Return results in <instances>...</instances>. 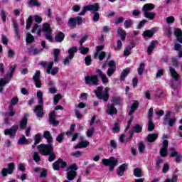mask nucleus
<instances>
[{"mask_svg":"<svg viewBox=\"0 0 182 182\" xmlns=\"http://www.w3.org/2000/svg\"><path fill=\"white\" fill-rule=\"evenodd\" d=\"M37 149L41 156H49L48 161L52 162L56 159V154L53 151V145H45L43 144L37 146Z\"/></svg>","mask_w":182,"mask_h":182,"instance_id":"obj_1","label":"nucleus"},{"mask_svg":"<svg viewBox=\"0 0 182 182\" xmlns=\"http://www.w3.org/2000/svg\"><path fill=\"white\" fill-rule=\"evenodd\" d=\"M37 98L38 105L36 106L33 112L36 113L37 117H43V92L38 91L37 92Z\"/></svg>","mask_w":182,"mask_h":182,"instance_id":"obj_2","label":"nucleus"},{"mask_svg":"<svg viewBox=\"0 0 182 182\" xmlns=\"http://www.w3.org/2000/svg\"><path fill=\"white\" fill-rule=\"evenodd\" d=\"M109 90H110V87H106L104 89V93H102L103 87H97V90L95 91V93L97 99L102 100L104 102H107L109 100Z\"/></svg>","mask_w":182,"mask_h":182,"instance_id":"obj_3","label":"nucleus"},{"mask_svg":"<svg viewBox=\"0 0 182 182\" xmlns=\"http://www.w3.org/2000/svg\"><path fill=\"white\" fill-rule=\"evenodd\" d=\"M79 170V167L76 164H73L70 166L67 167L66 171L67 173V179L68 181H73V180H75L76 178V176L77 173H76V171Z\"/></svg>","mask_w":182,"mask_h":182,"instance_id":"obj_4","label":"nucleus"},{"mask_svg":"<svg viewBox=\"0 0 182 182\" xmlns=\"http://www.w3.org/2000/svg\"><path fill=\"white\" fill-rule=\"evenodd\" d=\"M41 65L43 66V68H46L47 66L46 73L48 75H52L53 76H55V75H57V73H59V68L58 67L53 68V61H51L48 64L46 61H41ZM52 68H53L52 69Z\"/></svg>","mask_w":182,"mask_h":182,"instance_id":"obj_5","label":"nucleus"},{"mask_svg":"<svg viewBox=\"0 0 182 182\" xmlns=\"http://www.w3.org/2000/svg\"><path fill=\"white\" fill-rule=\"evenodd\" d=\"M117 163H119V159H116L113 156H111L108 159H102V164H104V166H109L110 171L114 170V167L117 166Z\"/></svg>","mask_w":182,"mask_h":182,"instance_id":"obj_6","label":"nucleus"},{"mask_svg":"<svg viewBox=\"0 0 182 182\" xmlns=\"http://www.w3.org/2000/svg\"><path fill=\"white\" fill-rule=\"evenodd\" d=\"M85 82L88 86H97L99 85V77L97 75L86 76Z\"/></svg>","mask_w":182,"mask_h":182,"instance_id":"obj_7","label":"nucleus"},{"mask_svg":"<svg viewBox=\"0 0 182 182\" xmlns=\"http://www.w3.org/2000/svg\"><path fill=\"white\" fill-rule=\"evenodd\" d=\"M14 170H15V164L9 163L8 164V168H4L1 171V174L3 177H6L8 174H12L14 173Z\"/></svg>","mask_w":182,"mask_h":182,"instance_id":"obj_8","label":"nucleus"},{"mask_svg":"<svg viewBox=\"0 0 182 182\" xmlns=\"http://www.w3.org/2000/svg\"><path fill=\"white\" fill-rule=\"evenodd\" d=\"M168 149V141L165 139L162 142V147L159 150V153L161 157H166L168 152L167 150Z\"/></svg>","mask_w":182,"mask_h":182,"instance_id":"obj_9","label":"nucleus"},{"mask_svg":"<svg viewBox=\"0 0 182 182\" xmlns=\"http://www.w3.org/2000/svg\"><path fill=\"white\" fill-rule=\"evenodd\" d=\"M18 102H19L18 97H14L11 100V105L9 107V112L7 114L8 116H15L16 112L14 111V106H15V105H18Z\"/></svg>","mask_w":182,"mask_h":182,"instance_id":"obj_10","label":"nucleus"},{"mask_svg":"<svg viewBox=\"0 0 182 182\" xmlns=\"http://www.w3.org/2000/svg\"><path fill=\"white\" fill-rule=\"evenodd\" d=\"M16 132H18V127L14 126L4 130V134L5 136H10L11 139H14L16 136Z\"/></svg>","mask_w":182,"mask_h":182,"instance_id":"obj_11","label":"nucleus"},{"mask_svg":"<svg viewBox=\"0 0 182 182\" xmlns=\"http://www.w3.org/2000/svg\"><path fill=\"white\" fill-rule=\"evenodd\" d=\"M33 79L34 80L36 87H38V89L42 87V82H41V71L36 70L35 75L33 77Z\"/></svg>","mask_w":182,"mask_h":182,"instance_id":"obj_12","label":"nucleus"},{"mask_svg":"<svg viewBox=\"0 0 182 182\" xmlns=\"http://www.w3.org/2000/svg\"><path fill=\"white\" fill-rule=\"evenodd\" d=\"M106 113L109 114V116H113V114H117V109L114 107L113 104H109L107 107Z\"/></svg>","mask_w":182,"mask_h":182,"instance_id":"obj_13","label":"nucleus"},{"mask_svg":"<svg viewBox=\"0 0 182 182\" xmlns=\"http://www.w3.org/2000/svg\"><path fill=\"white\" fill-rule=\"evenodd\" d=\"M43 137L47 140L48 144H44V146H53L52 143H53V138L52 137V134L48 131L44 132Z\"/></svg>","mask_w":182,"mask_h":182,"instance_id":"obj_14","label":"nucleus"},{"mask_svg":"<svg viewBox=\"0 0 182 182\" xmlns=\"http://www.w3.org/2000/svg\"><path fill=\"white\" fill-rule=\"evenodd\" d=\"M80 139L81 140V142H80L78 144H77L75 146H74V149H85L90 144V143L88 141H83V136H80Z\"/></svg>","mask_w":182,"mask_h":182,"instance_id":"obj_15","label":"nucleus"},{"mask_svg":"<svg viewBox=\"0 0 182 182\" xmlns=\"http://www.w3.org/2000/svg\"><path fill=\"white\" fill-rule=\"evenodd\" d=\"M96 73L99 75L100 79L102 81V83L104 84L109 83V78H107V76L106 75V74L103 73V71H102L101 70H97Z\"/></svg>","mask_w":182,"mask_h":182,"instance_id":"obj_16","label":"nucleus"},{"mask_svg":"<svg viewBox=\"0 0 182 182\" xmlns=\"http://www.w3.org/2000/svg\"><path fill=\"white\" fill-rule=\"evenodd\" d=\"M85 6V9H87V11H92L93 14H95V12H97V11H99L100 9L99 4L97 3L91 5H87Z\"/></svg>","mask_w":182,"mask_h":182,"instance_id":"obj_17","label":"nucleus"},{"mask_svg":"<svg viewBox=\"0 0 182 182\" xmlns=\"http://www.w3.org/2000/svg\"><path fill=\"white\" fill-rule=\"evenodd\" d=\"M49 119H50V123L53 124V126H58V124H59V121L55 120L56 114L55 113V112H52L50 114Z\"/></svg>","mask_w":182,"mask_h":182,"instance_id":"obj_18","label":"nucleus"},{"mask_svg":"<svg viewBox=\"0 0 182 182\" xmlns=\"http://www.w3.org/2000/svg\"><path fill=\"white\" fill-rule=\"evenodd\" d=\"M129 73H130V68H127L121 73V75L119 77L120 82H124V80H126V77H127V75H129Z\"/></svg>","mask_w":182,"mask_h":182,"instance_id":"obj_19","label":"nucleus"},{"mask_svg":"<svg viewBox=\"0 0 182 182\" xmlns=\"http://www.w3.org/2000/svg\"><path fill=\"white\" fill-rule=\"evenodd\" d=\"M157 29L156 28H153L151 30H146L144 32L143 36L146 38H152L153 35L156 33Z\"/></svg>","mask_w":182,"mask_h":182,"instance_id":"obj_20","label":"nucleus"},{"mask_svg":"<svg viewBox=\"0 0 182 182\" xmlns=\"http://www.w3.org/2000/svg\"><path fill=\"white\" fill-rule=\"evenodd\" d=\"M174 34H175V36H176L177 41L180 43H182V31H181V29L175 28L174 29Z\"/></svg>","mask_w":182,"mask_h":182,"instance_id":"obj_21","label":"nucleus"},{"mask_svg":"<svg viewBox=\"0 0 182 182\" xmlns=\"http://www.w3.org/2000/svg\"><path fill=\"white\" fill-rule=\"evenodd\" d=\"M169 72L171 77L177 82L178 80L179 75L177 71H176V69L173 68V67H169Z\"/></svg>","mask_w":182,"mask_h":182,"instance_id":"obj_22","label":"nucleus"},{"mask_svg":"<svg viewBox=\"0 0 182 182\" xmlns=\"http://www.w3.org/2000/svg\"><path fill=\"white\" fill-rule=\"evenodd\" d=\"M158 137H159L158 134H150L147 135L146 139H147V141H149V143H153L156 141V140H157Z\"/></svg>","mask_w":182,"mask_h":182,"instance_id":"obj_23","label":"nucleus"},{"mask_svg":"<svg viewBox=\"0 0 182 182\" xmlns=\"http://www.w3.org/2000/svg\"><path fill=\"white\" fill-rule=\"evenodd\" d=\"M63 39H65V33L62 31L58 32L55 36V41L56 42H63Z\"/></svg>","mask_w":182,"mask_h":182,"instance_id":"obj_24","label":"nucleus"},{"mask_svg":"<svg viewBox=\"0 0 182 182\" xmlns=\"http://www.w3.org/2000/svg\"><path fill=\"white\" fill-rule=\"evenodd\" d=\"M156 48V41H151L149 46L147 48V53L148 55H151L153 53V50H154V48Z\"/></svg>","mask_w":182,"mask_h":182,"instance_id":"obj_25","label":"nucleus"},{"mask_svg":"<svg viewBox=\"0 0 182 182\" xmlns=\"http://www.w3.org/2000/svg\"><path fill=\"white\" fill-rule=\"evenodd\" d=\"M127 168V165L126 164H123L119 167L117 174L119 177H122L124 174V171Z\"/></svg>","mask_w":182,"mask_h":182,"instance_id":"obj_26","label":"nucleus"},{"mask_svg":"<svg viewBox=\"0 0 182 182\" xmlns=\"http://www.w3.org/2000/svg\"><path fill=\"white\" fill-rule=\"evenodd\" d=\"M132 137H133V132H131L130 136L129 138H127L126 139H124V135L122 134L119 136V140H120L121 143L126 144V143H127V141H130L132 140Z\"/></svg>","mask_w":182,"mask_h":182,"instance_id":"obj_27","label":"nucleus"},{"mask_svg":"<svg viewBox=\"0 0 182 182\" xmlns=\"http://www.w3.org/2000/svg\"><path fill=\"white\" fill-rule=\"evenodd\" d=\"M117 33L119 35L121 41H124L126 39V31L119 27L117 28Z\"/></svg>","mask_w":182,"mask_h":182,"instance_id":"obj_28","label":"nucleus"},{"mask_svg":"<svg viewBox=\"0 0 182 182\" xmlns=\"http://www.w3.org/2000/svg\"><path fill=\"white\" fill-rule=\"evenodd\" d=\"M153 9H154V4H146L142 7L144 12H149V11H153Z\"/></svg>","mask_w":182,"mask_h":182,"instance_id":"obj_29","label":"nucleus"},{"mask_svg":"<svg viewBox=\"0 0 182 182\" xmlns=\"http://www.w3.org/2000/svg\"><path fill=\"white\" fill-rule=\"evenodd\" d=\"M18 144H31V141L26 139V137L24 135H23L21 138H19L18 141Z\"/></svg>","mask_w":182,"mask_h":182,"instance_id":"obj_30","label":"nucleus"},{"mask_svg":"<svg viewBox=\"0 0 182 182\" xmlns=\"http://www.w3.org/2000/svg\"><path fill=\"white\" fill-rule=\"evenodd\" d=\"M137 107H139V102H137V101H135L131 106V109L129 110V116H132V114L134 113Z\"/></svg>","mask_w":182,"mask_h":182,"instance_id":"obj_31","label":"nucleus"},{"mask_svg":"<svg viewBox=\"0 0 182 182\" xmlns=\"http://www.w3.org/2000/svg\"><path fill=\"white\" fill-rule=\"evenodd\" d=\"M6 83H9V80L4 78L0 79V93H2L4 91V86L6 85Z\"/></svg>","mask_w":182,"mask_h":182,"instance_id":"obj_32","label":"nucleus"},{"mask_svg":"<svg viewBox=\"0 0 182 182\" xmlns=\"http://www.w3.org/2000/svg\"><path fill=\"white\" fill-rule=\"evenodd\" d=\"M144 16L148 19H150V21H153V19L156 18V14L153 12H144Z\"/></svg>","mask_w":182,"mask_h":182,"instance_id":"obj_33","label":"nucleus"},{"mask_svg":"<svg viewBox=\"0 0 182 182\" xmlns=\"http://www.w3.org/2000/svg\"><path fill=\"white\" fill-rule=\"evenodd\" d=\"M16 70V65H14L10 66L9 71L6 73V77H12V75H14V72Z\"/></svg>","mask_w":182,"mask_h":182,"instance_id":"obj_34","label":"nucleus"},{"mask_svg":"<svg viewBox=\"0 0 182 182\" xmlns=\"http://www.w3.org/2000/svg\"><path fill=\"white\" fill-rule=\"evenodd\" d=\"M43 31L46 33H52V29H50V25L48 23H46L43 24Z\"/></svg>","mask_w":182,"mask_h":182,"instance_id":"obj_35","label":"nucleus"},{"mask_svg":"<svg viewBox=\"0 0 182 182\" xmlns=\"http://www.w3.org/2000/svg\"><path fill=\"white\" fill-rule=\"evenodd\" d=\"M34 41H35V37H33L32 34H31V33H27L26 38V43H33Z\"/></svg>","mask_w":182,"mask_h":182,"instance_id":"obj_36","label":"nucleus"},{"mask_svg":"<svg viewBox=\"0 0 182 182\" xmlns=\"http://www.w3.org/2000/svg\"><path fill=\"white\" fill-rule=\"evenodd\" d=\"M59 53H60V50L55 48L53 50V56H54V62L59 61Z\"/></svg>","mask_w":182,"mask_h":182,"instance_id":"obj_37","label":"nucleus"},{"mask_svg":"<svg viewBox=\"0 0 182 182\" xmlns=\"http://www.w3.org/2000/svg\"><path fill=\"white\" fill-rule=\"evenodd\" d=\"M112 105H121L122 104V98L120 97H113L112 99Z\"/></svg>","mask_w":182,"mask_h":182,"instance_id":"obj_38","label":"nucleus"},{"mask_svg":"<svg viewBox=\"0 0 182 182\" xmlns=\"http://www.w3.org/2000/svg\"><path fill=\"white\" fill-rule=\"evenodd\" d=\"M175 21H176V18L173 16H170L168 17L165 18V22L168 25H171V23H174Z\"/></svg>","mask_w":182,"mask_h":182,"instance_id":"obj_39","label":"nucleus"},{"mask_svg":"<svg viewBox=\"0 0 182 182\" xmlns=\"http://www.w3.org/2000/svg\"><path fill=\"white\" fill-rule=\"evenodd\" d=\"M39 143H41V134H37L35 135V142L34 144L32 145V149H35L36 145L39 144Z\"/></svg>","mask_w":182,"mask_h":182,"instance_id":"obj_40","label":"nucleus"},{"mask_svg":"<svg viewBox=\"0 0 182 182\" xmlns=\"http://www.w3.org/2000/svg\"><path fill=\"white\" fill-rule=\"evenodd\" d=\"M77 52V48L72 47L68 50V56H73L74 58L75 53Z\"/></svg>","mask_w":182,"mask_h":182,"instance_id":"obj_41","label":"nucleus"},{"mask_svg":"<svg viewBox=\"0 0 182 182\" xmlns=\"http://www.w3.org/2000/svg\"><path fill=\"white\" fill-rule=\"evenodd\" d=\"M153 130H154L153 119H148V132H153Z\"/></svg>","mask_w":182,"mask_h":182,"instance_id":"obj_42","label":"nucleus"},{"mask_svg":"<svg viewBox=\"0 0 182 182\" xmlns=\"http://www.w3.org/2000/svg\"><path fill=\"white\" fill-rule=\"evenodd\" d=\"M132 26H133V21H132V19H127L124 23V26L127 29H129V28H132Z\"/></svg>","mask_w":182,"mask_h":182,"instance_id":"obj_43","label":"nucleus"},{"mask_svg":"<svg viewBox=\"0 0 182 182\" xmlns=\"http://www.w3.org/2000/svg\"><path fill=\"white\" fill-rule=\"evenodd\" d=\"M13 26L14 32L18 38H19V28H18V23L15 21H13Z\"/></svg>","mask_w":182,"mask_h":182,"instance_id":"obj_44","label":"nucleus"},{"mask_svg":"<svg viewBox=\"0 0 182 182\" xmlns=\"http://www.w3.org/2000/svg\"><path fill=\"white\" fill-rule=\"evenodd\" d=\"M63 140H65V132L60 133L56 137V141H58V143H62Z\"/></svg>","mask_w":182,"mask_h":182,"instance_id":"obj_45","label":"nucleus"},{"mask_svg":"<svg viewBox=\"0 0 182 182\" xmlns=\"http://www.w3.org/2000/svg\"><path fill=\"white\" fill-rule=\"evenodd\" d=\"M146 66V64H144V63H141L139 65V67L138 68V73L140 76H141V75H143V72H144V68Z\"/></svg>","mask_w":182,"mask_h":182,"instance_id":"obj_46","label":"nucleus"},{"mask_svg":"<svg viewBox=\"0 0 182 182\" xmlns=\"http://www.w3.org/2000/svg\"><path fill=\"white\" fill-rule=\"evenodd\" d=\"M26 124H28V119L23 118L20 122V127L22 129V130H25Z\"/></svg>","mask_w":182,"mask_h":182,"instance_id":"obj_47","label":"nucleus"},{"mask_svg":"<svg viewBox=\"0 0 182 182\" xmlns=\"http://www.w3.org/2000/svg\"><path fill=\"white\" fill-rule=\"evenodd\" d=\"M33 21V17H32V16H29L28 18L26 21V29L31 28V26L32 25Z\"/></svg>","mask_w":182,"mask_h":182,"instance_id":"obj_48","label":"nucleus"},{"mask_svg":"<svg viewBox=\"0 0 182 182\" xmlns=\"http://www.w3.org/2000/svg\"><path fill=\"white\" fill-rule=\"evenodd\" d=\"M60 164L59 162V159H58L55 162H54L53 164V170L59 171V170H60Z\"/></svg>","mask_w":182,"mask_h":182,"instance_id":"obj_49","label":"nucleus"},{"mask_svg":"<svg viewBox=\"0 0 182 182\" xmlns=\"http://www.w3.org/2000/svg\"><path fill=\"white\" fill-rule=\"evenodd\" d=\"M28 5L29 6H41V4L37 0H30Z\"/></svg>","mask_w":182,"mask_h":182,"instance_id":"obj_50","label":"nucleus"},{"mask_svg":"<svg viewBox=\"0 0 182 182\" xmlns=\"http://www.w3.org/2000/svg\"><path fill=\"white\" fill-rule=\"evenodd\" d=\"M80 50L82 55H87L89 53V48H85L83 46H80Z\"/></svg>","mask_w":182,"mask_h":182,"instance_id":"obj_51","label":"nucleus"},{"mask_svg":"<svg viewBox=\"0 0 182 182\" xmlns=\"http://www.w3.org/2000/svg\"><path fill=\"white\" fill-rule=\"evenodd\" d=\"M122 46H123V44L122 43V41L118 40L117 42V46H113L114 50L116 51H119V50H120V49H122Z\"/></svg>","mask_w":182,"mask_h":182,"instance_id":"obj_52","label":"nucleus"},{"mask_svg":"<svg viewBox=\"0 0 182 182\" xmlns=\"http://www.w3.org/2000/svg\"><path fill=\"white\" fill-rule=\"evenodd\" d=\"M170 151H171V154H170V157H177L178 152H177V151H176V148L174 147H171L169 149Z\"/></svg>","mask_w":182,"mask_h":182,"instance_id":"obj_53","label":"nucleus"},{"mask_svg":"<svg viewBox=\"0 0 182 182\" xmlns=\"http://www.w3.org/2000/svg\"><path fill=\"white\" fill-rule=\"evenodd\" d=\"M104 48H105V46H97L96 47L97 52L94 55L95 59H97V56L99 55V52H100V50H102V49H103Z\"/></svg>","mask_w":182,"mask_h":182,"instance_id":"obj_54","label":"nucleus"},{"mask_svg":"<svg viewBox=\"0 0 182 182\" xmlns=\"http://www.w3.org/2000/svg\"><path fill=\"white\" fill-rule=\"evenodd\" d=\"M76 127V124H73L70 126V131H68L65 134L67 136H70V134H73V132H75V128Z\"/></svg>","mask_w":182,"mask_h":182,"instance_id":"obj_55","label":"nucleus"},{"mask_svg":"<svg viewBox=\"0 0 182 182\" xmlns=\"http://www.w3.org/2000/svg\"><path fill=\"white\" fill-rule=\"evenodd\" d=\"M43 50V49L33 48L30 50V53L31 55H39Z\"/></svg>","mask_w":182,"mask_h":182,"instance_id":"obj_56","label":"nucleus"},{"mask_svg":"<svg viewBox=\"0 0 182 182\" xmlns=\"http://www.w3.org/2000/svg\"><path fill=\"white\" fill-rule=\"evenodd\" d=\"M94 134H95V128H93V127L90 128V129L87 131V132H86V135H87L88 137H92Z\"/></svg>","mask_w":182,"mask_h":182,"instance_id":"obj_57","label":"nucleus"},{"mask_svg":"<svg viewBox=\"0 0 182 182\" xmlns=\"http://www.w3.org/2000/svg\"><path fill=\"white\" fill-rule=\"evenodd\" d=\"M134 175L135 176V177H141V169L136 168L134 170Z\"/></svg>","mask_w":182,"mask_h":182,"instance_id":"obj_58","label":"nucleus"},{"mask_svg":"<svg viewBox=\"0 0 182 182\" xmlns=\"http://www.w3.org/2000/svg\"><path fill=\"white\" fill-rule=\"evenodd\" d=\"M76 20L73 18H70L69 21H68V25L69 26H70L71 28H75V26H76Z\"/></svg>","mask_w":182,"mask_h":182,"instance_id":"obj_59","label":"nucleus"},{"mask_svg":"<svg viewBox=\"0 0 182 182\" xmlns=\"http://www.w3.org/2000/svg\"><path fill=\"white\" fill-rule=\"evenodd\" d=\"M99 19H100V14H99V12L97 11L93 13L92 21L98 22Z\"/></svg>","mask_w":182,"mask_h":182,"instance_id":"obj_60","label":"nucleus"},{"mask_svg":"<svg viewBox=\"0 0 182 182\" xmlns=\"http://www.w3.org/2000/svg\"><path fill=\"white\" fill-rule=\"evenodd\" d=\"M33 159L34 161H36V163L41 161V156H39V154H38V152L33 153Z\"/></svg>","mask_w":182,"mask_h":182,"instance_id":"obj_61","label":"nucleus"},{"mask_svg":"<svg viewBox=\"0 0 182 182\" xmlns=\"http://www.w3.org/2000/svg\"><path fill=\"white\" fill-rule=\"evenodd\" d=\"M134 130L135 133H141V130H143V128L139 124H136L134 127Z\"/></svg>","mask_w":182,"mask_h":182,"instance_id":"obj_62","label":"nucleus"},{"mask_svg":"<svg viewBox=\"0 0 182 182\" xmlns=\"http://www.w3.org/2000/svg\"><path fill=\"white\" fill-rule=\"evenodd\" d=\"M62 99V95L60 94H57L54 96V104L58 105L59 103V100Z\"/></svg>","mask_w":182,"mask_h":182,"instance_id":"obj_63","label":"nucleus"},{"mask_svg":"<svg viewBox=\"0 0 182 182\" xmlns=\"http://www.w3.org/2000/svg\"><path fill=\"white\" fill-rule=\"evenodd\" d=\"M178 179V176L177 175H173L172 176V178H168L165 181V182H177V180Z\"/></svg>","mask_w":182,"mask_h":182,"instance_id":"obj_64","label":"nucleus"}]
</instances>
